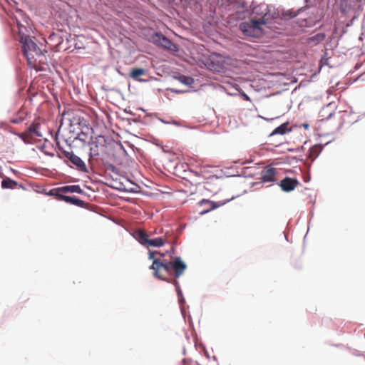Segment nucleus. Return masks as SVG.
I'll return each mask as SVG.
<instances>
[{
    "label": "nucleus",
    "instance_id": "obj_21",
    "mask_svg": "<svg viewBox=\"0 0 365 365\" xmlns=\"http://www.w3.org/2000/svg\"><path fill=\"white\" fill-rule=\"evenodd\" d=\"M71 185H66L63 187H59V190L61 194L67 193V192H71Z\"/></svg>",
    "mask_w": 365,
    "mask_h": 365
},
{
    "label": "nucleus",
    "instance_id": "obj_28",
    "mask_svg": "<svg viewBox=\"0 0 365 365\" xmlns=\"http://www.w3.org/2000/svg\"><path fill=\"white\" fill-rule=\"evenodd\" d=\"M173 92H175V93H180V91H175V90H173Z\"/></svg>",
    "mask_w": 365,
    "mask_h": 365
},
{
    "label": "nucleus",
    "instance_id": "obj_25",
    "mask_svg": "<svg viewBox=\"0 0 365 365\" xmlns=\"http://www.w3.org/2000/svg\"><path fill=\"white\" fill-rule=\"evenodd\" d=\"M241 96L243 98V99L246 101H251L250 98L244 92L241 93Z\"/></svg>",
    "mask_w": 365,
    "mask_h": 365
},
{
    "label": "nucleus",
    "instance_id": "obj_1",
    "mask_svg": "<svg viewBox=\"0 0 365 365\" xmlns=\"http://www.w3.org/2000/svg\"><path fill=\"white\" fill-rule=\"evenodd\" d=\"M154 252H149V259H153V264L150 269L153 270V274L156 278L162 280H166V275H174L175 278L180 277L187 268V265L180 257H175L170 262L166 260L160 261L154 258ZM178 294H181L178 281L175 279L173 282Z\"/></svg>",
    "mask_w": 365,
    "mask_h": 365
},
{
    "label": "nucleus",
    "instance_id": "obj_15",
    "mask_svg": "<svg viewBox=\"0 0 365 365\" xmlns=\"http://www.w3.org/2000/svg\"><path fill=\"white\" fill-rule=\"evenodd\" d=\"M288 131V123H283L276 128L272 133H271V135L280 134L284 135Z\"/></svg>",
    "mask_w": 365,
    "mask_h": 365
},
{
    "label": "nucleus",
    "instance_id": "obj_5",
    "mask_svg": "<svg viewBox=\"0 0 365 365\" xmlns=\"http://www.w3.org/2000/svg\"><path fill=\"white\" fill-rule=\"evenodd\" d=\"M299 184L297 179L291 178L289 177L284 178L281 180L279 186L284 192H291Z\"/></svg>",
    "mask_w": 365,
    "mask_h": 365
},
{
    "label": "nucleus",
    "instance_id": "obj_13",
    "mask_svg": "<svg viewBox=\"0 0 365 365\" xmlns=\"http://www.w3.org/2000/svg\"><path fill=\"white\" fill-rule=\"evenodd\" d=\"M62 200L65 201L67 203L73 204L79 207H83V205H85L84 201L76 197L63 195L62 196Z\"/></svg>",
    "mask_w": 365,
    "mask_h": 365
},
{
    "label": "nucleus",
    "instance_id": "obj_16",
    "mask_svg": "<svg viewBox=\"0 0 365 365\" xmlns=\"http://www.w3.org/2000/svg\"><path fill=\"white\" fill-rule=\"evenodd\" d=\"M175 78L186 86H191L194 83V79L190 76L179 75L178 76H176Z\"/></svg>",
    "mask_w": 365,
    "mask_h": 365
},
{
    "label": "nucleus",
    "instance_id": "obj_2",
    "mask_svg": "<svg viewBox=\"0 0 365 365\" xmlns=\"http://www.w3.org/2000/svg\"><path fill=\"white\" fill-rule=\"evenodd\" d=\"M16 24L19 41L22 44L23 53L26 58L29 66L36 68L37 63H41L42 61L43 51L38 46L34 41V38H31L24 34V30H26L25 26L20 24L19 21H16Z\"/></svg>",
    "mask_w": 365,
    "mask_h": 365
},
{
    "label": "nucleus",
    "instance_id": "obj_18",
    "mask_svg": "<svg viewBox=\"0 0 365 365\" xmlns=\"http://www.w3.org/2000/svg\"><path fill=\"white\" fill-rule=\"evenodd\" d=\"M200 204L201 205H204V204H208L210 205V208L205 210V211H202L201 212L202 214L203 213H207V212H209L210 210H212L217 207H219V205H217L215 202H212L210 200H202L201 202H200Z\"/></svg>",
    "mask_w": 365,
    "mask_h": 365
},
{
    "label": "nucleus",
    "instance_id": "obj_6",
    "mask_svg": "<svg viewBox=\"0 0 365 365\" xmlns=\"http://www.w3.org/2000/svg\"><path fill=\"white\" fill-rule=\"evenodd\" d=\"M153 41L155 43L168 49H172V46H173V43L170 40H169L162 34L159 33H156L153 36Z\"/></svg>",
    "mask_w": 365,
    "mask_h": 365
},
{
    "label": "nucleus",
    "instance_id": "obj_11",
    "mask_svg": "<svg viewBox=\"0 0 365 365\" xmlns=\"http://www.w3.org/2000/svg\"><path fill=\"white\" fill-rule=\"evenodd\" d=\"M322 150V146L316 144L311 147L309 150L308 158L312 160H314Z\"/></svg>",
    "mask_w": 365,
    "mask_h": 365
},
{
    "label": "nucleus",
    "instance_id": "obj_12",
    "mask_svg": "<svg viewBox=\"0 0 365 365\" xmlns=\"http://www.w3.org/2000/svg\"><path fill=\"white\" fill-rule=\"evenodd\" d=\"M326 38V35L324 33H318L313 36L309 37L307 39V42L309 44H313L314 46L319 44L322 42Z\"/></svg>",
    "mask_w": 365,
    "mask_h": 365
},
{
    "label": "nucleus",
    "instance_id": "obj_14",
    "mask_svg": "<svg viewBox=\"0 0 365 365\" xmlns=\"http://www.w3.org/2000/svg\"><path fill=\"white\" fill-rule=\"evenodd\" d=\"M146 73V70L141 68H133L130 72V76L138 81H142L141 79L139 78L140 76H143Z\"/></svg>",
    "mask_w": 365,
    "mask_h": 365
},
{
    "label": "nucleus",
    "instance_id": "obj_8",
    "mask_svg": "<svg viewBox=\"0 0 365 365\" xmlns=\"http://www.w3.org/2000/svg\"><path fill=\"white\" fill-rule=\"evenodd\" d=\"M357 2L354 0H341L340 1V11L343 14H348L354 9Z\"/></svg>",
    "mask_w": 365,
    "mask_h": 365
},
{
    "label": "nucleus",
    "instance_id": "obj_26",
    "mask_svg": "<svg viewBox=\"0 0 365 365\" xmlns=\"http://www.w3.org/2000/svg\"><path fill=\"white\" fill-rule=\"evenodd\" d=\"M354 1L360 4H365V0H354Z\"/></svg>",
    "mask_w": 365,
    "mask_h": 365
},
{
    "label": "nucleus",
    "instance_id": "obj_4",
    "mask_svg": "<svg viewBox=\"0 0 365 365\" xmlns=\"http://www.w3.org/2000/svg\"><path fill=\"white\" fill-rule=\"evenodd\" d=\"M134 237L139 243L147 248L150 247H160L163 246L166 242V240L163 237L149 239L148 234L142 230H136Z\"/></svg>",
    "mask_w": 365,
    "mask_h": 365
},
{
    "label": "nucleus",
    "instance_id": "obj_3",
    "mask_svg": "<svg viewBox=\"0 0 365 365\" xmlns=\"http://www.w3.org/2000/svg\"><path fill=\"white\" fill-rule=\"evenodd\" d=\"M269 14L265 13L263 16L258 19H251L242 22L240 24V29L245 36L253 38H259L264 34L263 26L269 24Z\"/></svg>",
    "mask_w": 365,
    "mask_h": 365
},
{
    "label": "nucleus",
    "instance_id": "obj_20",
    "mask_svg": "<svg viewBox=\"0 0 365 365\" xmlns=\"http://www.w3.org/2000/svg\"><path fill=\"white\" fill-rule=\"evenodd\" d=\"M48 195L55 196V197H56V198L58 200H62V196H63V195L61 194L59 187L51 190L48 192Z\"/></svg>",
    "mask_w": 365,
    "mask_h": 365
},
{
    "label": "nucleus",
    "instance_id": "obj_27",
    "mask_svg": "<svg viewBox=\"0 0 365 365\" xmlns=\"http://www.w3.org/2000/svg\"><path fill=\"white\" fill-rule=\"evenodd\" d=\"M11 122L14 123H18L19 121L16 120H11Z\"/></svg>",
    "mask_w": 365,
    "mask_h": 365
},
{
    "label": "nucleus",
    "instance_id": "obj_7",
    "mask_svg": "<svg viewBox=\"0 0 365 365\" xmlns=\"http://www.w3.org/2000/svg\"><path fill=\"white\" fill-rule=\"evenodd\" d=\"M277 170L274 168H267L261 174L259 179L263 182H272L276 180Z\"/></svg>",
    "mask_w": 365,
    "mask_h": 365
},
{
    "label": "nucleus",
    "instance_id": "obj_17",
    "mask_svg": "<svg viewBox=\"0 0 365 365\" xmlns=\"http://www.w3.org/2000/svg\"><path fill=\"white\" fill-rule=\"evenodd\" d=\"M40 124L38 123H32L28 128V131L34 134L36 136L41 137L42 135L39 132Z\"/></svg>",
    "mask_w": 365,
    "mask_h": 365
},
{
    "label": "nucleus",
    "instance_id": "obj_23",
    "mask_svg": "<svg viewBox=\"0 0 365 365\" xmlns=\"http://www.w3.org/2000/svg\"><path fill=\"white\" fill-rule=\"evenodd\" d=\"M91 150L93 153L94 155H99V150H98V145H95L94 147L92 146L91 148Z\"/></svg>",
    "mask_w": 365,
    "mask_h": 365
},
{
    "label": "nucleus",
    "instance_id": "obj_24",
    "mask_svg": "<svg viewBox=\"0 0 365 365\" xmlns=\"http://www.w3.org/2000/svg\"><path fill=\"white\" fill-rule=\"evenodd\" d=\"M62 154L63 155L64 157H66V158H68L69 160L70 159V156L72 155L73 154V152H69V151L63 150L62 152Z\"/></svg>",
    "mask_w": 365,
    "mask_h": 365
},
{
    "label": "nucleus",
    "instance_id": "obj_10",
    "mask_svg": "<svg viewBox=\"0 0 365 365\" xmlns=\"http://www.w3.org/2000/svg\"><path fill=\"white\" fill-rule=\"evenodd\" d=\"M1 187L3 189H16L17 187H23L16 181L9 178H5L1 182Z\"/></svg>",
    "mask_w": 365,
    "mask_h": 365
},
{
    "label": "nucleus",
    "instance_id": "obj_9",
    "mask_svg": "<svg viewBox=\"0 0 365 365\" xmlns=\"http://www.w3.org/2000/svg\"><path fill=\"white\" fill-rule=\"evenodd\" d=\"M69 160L73 165H75L79 170L83 171V172L87 170L86 165L84 163V162L78 156H77L74 153L72 155L70 156Z\"/></svg>",
    "mask_w": 365,
    "mask_h": 365
},
{
    "label": "nucleus",
    "instance_id": "obj_19",
    "mask_svg": "<svg viewBox=\"0 0 365 365\" xmlns=\"http://www.w3.org/2000/svg\"><path fill=\"white\" fill-rule=\"evenodd\" d=\"M48 41L55 43L56 46L59 45L61 43V38L56 34H51L48 38Z\"/></svg>",
    "mask_w": 365,
    "mask_h": 365
},
{
    "label": "nucleus",
    "instance_id": "obj_22",
    "mask_svg": "<svg viewBox=\"0 0 365 365\" xmlns=\"http://www.w3.org/2000/svg\"><path fill=\"white\" fill-rule=\"evenodd\" d=\"M71 192H76V193H81L82 192V190L81 188L80 187L79 185H71Z\"/></svg>",
    "mask_w": 365,
    "mask_h": 365
}]
</instances>
